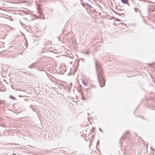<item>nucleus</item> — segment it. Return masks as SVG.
<instances>
[{"label": "nucleus", "mask_w": 155, "mask_h": 155, "mask_svg": "<svg viewBox=\"0 0 155 155\" xmlns=\"http://www.w3.org/2000/svg\"><path fill=\"white\" fill-rule=\"evenodd\" d=\"M84 53L85 54H87V55L89 54V52L88 51H84Z\"/></svg>", "instance_id": "obj_10"}, {"label": "nucleus", "mask_w": 155, "mask_h": 155, "mask_svg": "<svg viewBox=\"0 0 155 155\" xmlns=\"http://www.w3.org/2000/svg\"><path fill=\"white\" fill-rule=\"evenodd\" d=\"M151 65H152V64H149V67H150V66H151Z\"/></svg>", "instance_id": "obj_13"}, {"label": "nucleus", "mask_w": 155, "mask_h": 155, "mask_svg": "<svg viewBox=\"0 0 155 155\" xmlns=\"http://www.w3.org/2000/svg\"><path fill=\"white\" fill-rule=\"evenodd\" d=\"M134 10L135 12H139L140 13H141V12L138 9L136 8H134Z\"/></svg>", "instance_id": "obj_6"}, {"label": "nucleus", "mask_w": 155, "mask_h": 155, "mask_svg": "<svg viewBox=\"0 0 155 155\" xmlns=\"http://www.w3.org/2000/svg\"><path fill=\"white\" fill-rule=\"evenodd\" d=\"M39 12L40 14V18L42 19H45V18L44 17V13L41 12Z\"/></svg>", "instance_id": "obj_3"}, {"label": "nucleus", "mask_w": 155, "mask_h": 155, "mask_svg": "<svg viewBox=\"0 0 155 155\" xmlns=\"http://www.w3.org/2000/svg\"><path fill=\"white\" fill-rule=\"evenodd\" d=\"M87 5L88 6V7H90V8H92V7L88 3H86Z\"/></svg>", "instance_id": "obj_9"}, {"label": "nucleus", "mask_w": 155, "mask_h": 155, "mask_svg": "<svg viewBox=\"0 0 155 155\" xmlns=\"http://www.w3.org/2000/svg\"><path fill=\"white\" fill-rule=\"evenodd\" d=\"M9 97L11 99H14V100H16V98L15 97H13L12 96H10Z\"/></svg>", "instance_id": "obj_7"}, {"label": "nucleus", "mask_w": 155, "mask_h": 155, "mask_svg": "<svg viewBox=\"0 0 155 155\" xmlns=\"http://www.w3.org/2000/svg\"><path fill=\"white\" fill-rule=\"evenodd\" d=\"M38 64L37 63H35L33 64H31V65L28 66L29 68H35L36 67L38 68H40V67L38 65Z\"/></svg>", "instance_id": "obj_1"}, {"label": "nucleus", "mask_w": 155, "mask_h": 155, "mask_svg": "<svg viewBox=\"0 0 155 155\" xmlns=\"http://www.w3.org/2000/svg\"><path fill=\"white\" fill-rule=\"evenodd\" d=\"M96 68H100L101 67V64L99 62L96 61L95 62Z\"/></svg>", "instance_id": "obj_4"}, {"label": "nucleus", "mask_w": 155, "mask_h": 155, "mask_svg": "<svg viewBox=\"0 0 155 155\" xmlns=\"http://www.w3.org/2000/svg\"><path fill=\"white\" fill-rule=\"evenodd\" d=\"M99 82H100V85L101 87H103L105 85V81L104 78H102L101 79L99 80Z\"/></svg>", "instance_id": "obj_2"}, {"label": "nucleus", "mask_w": 155, "mask_h": 155, "mask_svg": "<svg viewBox=\"0 0 155 155\" xmlns=\"http://www.w3.org/2000/svg\"><path fill=\"white\" fill-rule=\"evenodd\" d=\"M78 61H75V64L76 63L77 64V66L76 68H78Z\"/></svg>", "instance_id": "obj_11"}, {"label": "nucleus", "mask_w": 155, "mask_h": 155, "mask_svg": "<svg viewBox=\"0 0 155 155\" xmlns=\"http://www.w3.org/2000/svg\"><path fill=\"white\" fill-rule=\"evenodd\" d=\"M82 60H83V61H84V59H82Z\"/></svg>", "instance_id": "obj_14"}, {"label": "nucleus", "mask_w": 155, "mask_h": 155, "mask_svg": "<svg viewBox=\"0 0 155 155\" xmlns=\"http://www.w3.org/2000/svg\"><path fill=\"white\" fill-rule=\"evenodd\" d=\"M120 16H122L124 17L125 15L124 13H120V14H118Z\"/></svg>", "instance_id": "obj_8"}, {"label": "nucleus", "mask_w": 155, "mask_h": 155, "mask_svg": "<svg viewBox=\"0 0 155 155\" xmlns=\"http://www.w3.org/2000/svg\"><path fill=\"white\" fill-rule=\"evenodd\" d=\"M122 2L124 4H127L128 2V0H121Z\"/></svg>", "instance_id": "obj_5"}, {"label": "nucleus", "mask_w": 155, "mask_h": 155, "mask_svg": "<svg viewBox=\"0 0 155 155\" xmlns=\"http://www.w3.org/2000/svg\"><path fill=\"white\" fill-rule=\"evenodd\" d=\"M82 82L84 85L86 86L87 85V84L84 81H82Z\"/></svg>", "instance_id": "obj_12"}, {"label": "nucleus", "mask_w": 155, "mask_h": 155, "mask_svg": "<svg viewBox=\"0 0 155 155\" xmlns=\"http://www.w3.org/2000/svg\"><path fill=\"white\" fill-rule=\"evenodd\" d=\"M7 66H8L7 67H9V66H8V65H7Z\"/></svg>", "instance_id": "obj_15"}]
</instances>
